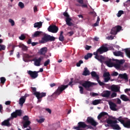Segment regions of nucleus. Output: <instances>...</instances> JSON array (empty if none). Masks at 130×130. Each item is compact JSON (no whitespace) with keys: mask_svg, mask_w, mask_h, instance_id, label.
<instances>
[{"mask_svg":"<svg viewBox=\"0 0 130 130\" xmlns=\"http://www.w3.org/2000/svg\"><path fill=\"white\" fill-rule=\"evenodd\" d=\"M44 57L41 56L38 59L36 58L32 59V61H34V65L36 66V67H40V66H41V60L44 59Z\"/></svg>","mask_w":130,"mask_h":130,"instance_id":"8","label":"nucleus"},{"mask_svg":"<svg viewBox=\"0 0 130 130\" xmlns=\"http://www.w3.org/2000/svg\"><path fill=\"white\" fill-rule=\"evenodd\" d=\"M86 121L88 123H90L93 126H96V125L98 124V123H97V122H96L95 120L91 117H87Z\"/></svg>","mask_w":130,"mask_h":130,"instance_id":"16","label":"nucleus"},{"mask_svg":"<svg viewBox=\"0 0 130 130\" xmlns=\"http://www.w3.org/2000/svg\"><path fill=\"white\" fill-rule=\"evenodd\" d=\"M112 76H114V77H117V76H118V73L116 72H114L112 74Z\"/></svg>","mask_w":130,"mask_h":130,"instance_id":"56","label":"nucleus"},{"mask_svg":"<svg viewBox=\"0 0 130 130\" xmlns=\"http://www.w3.org/2000/svg\"><path fill=\"white\" fill-rule=\"evenodd\" d=\"M90 74H91L92 78H95L96 80H99V79H100L99 75H98V74H97L96 72L92 71L91 72Z\"/></svg>","mask_w":130,"mask_h":130,"instance_id":"27","label":"nucleus"},{"mask_svg":"<svg viewBox=\"0 0 130 130\" xmlns=\"http://www.w3.org/2000/svg\"><path fill=\"white\" fill-rule=\"evenodd\" d=\"M116 120L119 121V122H120L121 124H123V125L124 124V120H123V118H122V116H120L118 118H116Z\"/></svg>","mask_w":130,"mask_h":130,"instance_id":"38","label":"nucleus"},{"mask_svg":"<svg viewBox=\"0 0 130 130\" xmlns=\"http://www.w3.org/2000/svg\"><path fill=\"white\" fill-rule=\"evenodd\" d=\"M130 91V88H126L124 90L125 93H127V92Z\"/></svg>","mask_w":130,"mask_h":130,"instance_id":"63","label":"nucleus"},{"mask_svg":"<svg viewBox=\"0 0 130 130\" xmlns=\"http://www.w3.org/2000/svg\"><path fill=\"white\" fill-rule=\"evenodd\" d=\"M98 83H95L94 82H91L90 81H85L84 83H83L82 84V86L87 90V91H91L90 89V87H92L93 85H98Z\"/></svg>","mask_w":130,"mask_h":130,"instance_id":"6","label":"nucleus"},{"mask_svg":"<svg viewBox=\"0 0 130 130\" xmlns=\"http://www.w3.org/2000/svg\"><path fill=\"white\" fill-rule=\"evenodd\" d=\"M23 119L24 121H29V116L25 115L23 117Z\"/></svg>","mask_w":130,"mask_h":130,"instance_id":"51","label":"nucleus"},{"mask_svg":"<svg viewBox=\"0 0 130 130\" xmlns=\"http://www.w3.org/2000/svg\"><path fill=\"white\" fill-rule=\"evenodd\" d=\"M19 39H20V40H25V39H26V37L24 34H22L20 37H19Z\"/></svg>","mask_w":130,"mask_h":130,"instance_id":"45","label":"nucleus"},{"mask_svg":"<svg viewBox=\"0 0 130 130\" xmlns=\"http://www.w3.org/2000/svg\"><path fill=\"white\" fill-rule=\"evenodd\" d=\"M111 94V91L109 90H105L101 93V96L105 98H108Z\"/></svg>","mask_w":130,"mask_h":130,"instance_id":"18","label":"nucleus"},{"mask_svg":"<svg viewBox=\"0 0 130 130\" xmlns=\"http://www.w3.org/2000/svg\"><path fill=\"white\" fill-rule=\"evenodd\" d=\"M23 58L25 59H24V61H26V60H27V59H29L30 58H33V56L29 55V54H24Z\"/></svg>","mask_w":130,"mask_h":130,"instance_id":"32","label":"nucleus"},{"mask_svg":"<svg viewBox=\"0 0 130 130\" xmlns=\"http://www.w3.org/2000/svg\"><path fill=\"white\" fill-rule=\"evenodd\" d=\"M79 88L80 89V92L81 94H84V88L82 86H79Z\"/></svg>","mask_w":130,"mask_h":130,"instance_id":"53","label":"nucleus"},{"mask_svg":"<svg viewBox=\"0 0 130 130\" xmlns=\"http://www.w3.org/2000/svg\"><path fill=\"white\" fill-rule=\"evenodd\" d=\"M63 15L64 17H66V24L69 26V27H71V26H74V23L71 22L72 18H70V15L68 13V12H63Z\"/></svg>","mask_w":130,"mask_h":130,"instance_id":"7","label":"nucleus"},{"mask_svg":"<svg viewBox=\"0 0 130 130\" xmlns=\"http://www.w3.org/2000/svg\"><path fill=\"white\" fill-rule=\"evenodd\" d=\"M111 90L113 92H120V87H117L116 85H113L111 86Z\"/></svg>","mask_w":130,"mask_h":130,"instance_id":"20","label":"nucleus"},{"mask_svg":"<svg viewBox=\"0 0 130 130\" xmlns=\"http://www.w3.org/2000/svg\"><path fill=\"white\" fill-rule=\"evenodd\" d=\"M68 35H69V36H73V35H74V32L73 31H69L68 33Z\"/></svg>","mask_w":130,"mask_h":130,"instance_id":"58","label":"nucleus"},{"mask_svg":"<svg viewBox=\"0 0 130 130\" xmlns=\"http://www.w3.org/2000/svg\"><path fill=\"white\" fill-rule=\"evenodd\" d=\"M9 22L11 23V26H15V21L13 19H9Z\"/></svg>","mask_w":130,"mask_h":130,"instance_id":"52","label":"nucleus"},{"mask_svg":"<svg viewBox=\"0 0 130 130\" xmlns=\"http://www.w3.org/2000/svg\"><path fill=\"white\" fill-rule=\"evenodd\" d=\"M78 126H74L73 128L74 129H80V128H85V127H87V124L85 123V122H79L78 123Z\"/></svg>","mask_w":130,"mask_h":130,"instance_id":"14","label":"nucleus"},{"mask_svg":"<svg viewBox=\"0 0 130 130\" xmlns=\"http://www.w3.org/2000/svg\"><path fill=\"white\" fill-rule=\"evenodd\" d=\"M116 120L119 121V122H120L121 124H123V125L124 124V120H123V118H122V116H120L118 118H116Z\"/></svg>","mask_w":130,"mask_h":130,"instance_id":"37","label":"nucleus"},{"mask_svg":"<svg viewBox=\"0 0 130 130\" xmlns=\"http://www.w3.org/2000/svg\"><path fill=\"white\" fill-rule=\"evenodd\" d=\"M109 104L110 106V108L111 110H113V111H116L117 110L116 109L117 105L115 104V103L112 102H110Z\"/></svg>","mask_w":130,"mask_h":130,"instance_id":"19","label":"nucleus"},{"mask_svg":"<svg viewBox=\"0 0 130 130\" xmlns=\"http://www.w3.org/2000/svg\"><path fill=\"white\" fill-rule=\"evenodd\" d=\"M106 122L107 123H108V124L111 125V127H112L113 129H121V128L120 127V126H119V125L116 124L118 122L116 120H113L110 119H108L106 120Z\"/></svg>","mask_w":130,"mask_h":130,"instance_id":"4","label":"nucleus"},{"mask_svg":"<svg viewBox=\"0 0 130 130\" xmlns=\"http://www.w3.org/2000/svg\"><path fill=\"white\" fill-rule=\"evenodd\" d=\"M101 102V100H95L92 102L93 105H98V104H100Z\"/></svg>","mask_w":130,"mask_h":130,"instance_id":"40","label":"nucleus"},{"mask_svg":"<svg viewBox=\"0 0 130 130\" xmlns=\"http://www.w3.org/2000/svg\"><path fill=\"white\" fill-rule=\"evenodd\" d=\"M6 50V46L5 45H0V51Z\"/></svg>","mask_w":130,"mask_h":130,"instance_id":"49","label":"nucleus"},{"mask_svg":"<svg viewBox=\"0 0 130 130\" xmlns=\"http://www.w3.org/2000/svg\"><path fill=\"white\" fill-rule=\"evenodd\" d=\"M120 99H122L123 101H129V99L124 94H121L120 95Z\"/></svg>","mask_w":130,"mask_h":130,"instance_id":"35","label":"nucleus"},{"mask_svg":"<svg viewBox=\"0 0 130 130\" xmlns=\"http://www.w3.org/2000/svg\"><path fill=\"white\" fill-rule=\"evenodd\" d=\"M35 96L38 99V102L40 103L41 102L42 98H43V97H45L46 96V92H36L35 93Z\"/></svg>","mask_w":130,"mask_h":130,"instance_id":"9","label":"nucleus"},{"mask_svg":"<svg viewBox=\"0 0 130 130\" xmlns=\"http://www.w3.org/2000/svg\"><path fill=\"white\" fill-rule=\"evenodd\" d=\"M90 14L93 15L94 17H96V16H97V14L95 13V12H90Z\"/></svg>","mask_w":130,"mask_h":130,"instance_id":"62","label":"nucleus"},{"mask_svg":"<svg viewBox=\"0 0 130 130\" xmlns=\"http://www.w3.org/2000/svg\"><path fill=\"white\" fill-rule=\"evenodd\" d=\"M77 2L80 4V5H81L82 8H88V5L84 4L83 0H77Z\"/></svg>","mask_w":130,"mask_h":130,"instance_id":"33","label":"nucleus"},{"mask_svg":"<svg viewBox=\"0 0 130 130\" xmlns=\"http://www.w3.org/2000/svg\"><path fill=\"white\" fill-rule=\"evenodd\" d=\"M119 77L120 79H122L123 80H125L126 81H128V77L127 76V74L126 73H124L123 74H119Z\"/></svg>","mask_w":130,"mask_h":130,"instance_id":"23","label":"nucleus"},{"mask_svg":"<svg viewBox=\"0 0 130 130\" xmlns=\"http://www.w3.org/2000/svg\"><path fill=\"white\" fill-rule=\"evenodd\" d=\"M124 50L126 53V55H127L128 58H130V50H129L128 49H125Z\"/></svg>","mask_w":130,"mask_h":130,"instance_id":"41","label":"nucleus"},{"mask_svg":"<svg viewBox=\"0 0 130 130\" xmlns=\"http://www.w3.org/2000/svg\"><path fill=\"white\" fill-rule=\"evenodd\" d=\"M42 34V31H36L35 32L34 34L32 35V38H35L36 37H39L40 35Z\"/></svg>","mask_w":130,"mask_h":130,"instance_id":"25","label":"nucleus"},{"mask_svg":"<svg viewBox=\"0 0 130 130\" xmlns=\"http://www.w3.org/2000/svg\"><path fill=\"white\" fill-rule=\"evenodd\" d=\"M44 120H45L44 118H41L38 121V122L40 123H42V122H44Z\"/></svg>","mask_w":130,"mask_h":130,"instance_id":"57","label":"nucleus"},{"mask_svg":"<svg viewBox=\"0 0 130 130\" xmlns=\"http://www.w3.org/2000/svg\"><path fill=\"white\" fill-rule=\"evenodd\" d=\"M10 120V119L9 118L4 120L3 122H2V125H3L4 126H11Z\"/></svg>","mask_w":130,"mask_h":130,"instance_id":"21","label":"nucleus"},{"mask_svg":"<svg viewBox=\"0 0 130 130\" xmlns=\"http://www.w3.org/2000/svg\"><path fill=\"white\" fill-rule=\"evenodd\" d=\"M59 40L63 42V41L64 40V37H63V36H59Z\"/></svg>","mask_w":130,"mask_h":130,"instance_id":"54","label":"nucleus"},{"mask_svg":"<svg viewBox=\"0 0 130 130\" xmlns=\"http://www.w3.org/2000/svg\"><path fill=\"white\" fill-rule=\"evenodd\" d=\"M50 63V60L49 59H48L47 60H46L44 62V67H47V66H48V64H49Z\"/></svg>","mask_w":130,"mask_h":130,"instance_id":"46","label":"nucleus"},{"mask_svg":"<svg viewBox=\"0 0 130 130\" xmlns=\"http://www.w3.org/2000/svg\"><path fill=\"white\" fill-rule=\"evenodd\" d=\"M111 59H109L108 60L105 61V63L108 67L109 68H112L114 63H112L111 62Z\"/></svg>","mask_w":130,"mask_h":130,"instance_id":"22","label":"nucleus"},{"mask_svg":"<svg viewBox=\"0 0 130 130\" xmlns=\"http://www.w3.org/2000/svg\"><path fill=\"white\" fill-rule=\"evenodd\" d=\"M46 111H47V112H48V113H49L50 114H51V110L50 109L46 108Z\"/></svg>","mask_w":130,"mask_h":130,"instance_id":"60","label":"nucleus"},{"mask_svg":"<svg viewBox=\"0 0 130 130\" xmlns=\"http://www.w3.org/2000/svg\"><path fill=\"white\" fill-rule=\"evenodd\" d=\"M115 56H121V57H123V53L120 51H115L113 52Z\"/></svg>","mask_w":130,"mask_h":130,"instance_id":"26","label":"nucleus"},{"mask_svg":"<svg viewBox=\"0 0 130 130\" xmlns=\"http://www.w3.org/2000/svg\"><path fill=\"white\" fill-rule=\"evenodd\" d=\"M72 84H73V81H70L68 85H61L60 86H58L57 90L53 93L52 96H55V97H57V96H59L61 93H62L63 91H64L69 86H72Z\"/></svg>","mask_w":130,"mask_h":130,"instance_id":"2","label":"nucleus"},{"mask_svg":"<svg viewBox=\"0 0 130 130\" xmlns=\"http://www.w3.org/2000/svg\"><path fill=\"white\" fill-rule=\"evenodd\" d=\"M117 96V93H116V92H113L111 95V98H114V97H116Z\"/></svg>","mask_w":130,"mask_h":130,"instance_id":"55","label":"nucleus"},{"mask_svg":"<svg viewBox=\"0 0 130 130\" xmlns=\"http://www.w3.org/2000/svg\"><path fill=\"white\" fill-rule=\"evenodd\" d=\"M105 115H108V113L105 112H101L98 116V119L100 120V119H101V118L103 117L104 116H105Z\"/></svg>","mask_w":130,"mask_h":130,"instance_id":"29","label":"nucleus"},{"mask_svg":"<svg viewBox=\"0 0 130 130\" xmlns=\"http://www.w3.org/2000/svg\"><path fill=\"white\" fill-rule=\"evenodd\" d=\"M83 76H90V71L86 67L84 68V71L82 73Z\"/></svg>","mask_w":130,"mask_h":130,"instance_id":"30","label":"nucleus"},{"mask_svg":"<svg viewBox=\"0 0 130 130\" xmlns=\"http://www.w3.org/2000/svg\"><path fill=\"white\" fill-rule=\"evenodd\" d=\"M109 49L108 48L104 45H102L99 49L96 50V52H94L93 54L95 55L94 58L98 59L101 62H103V60H105V57L103 55H100L99 54H103L105 52H107Z\"/></svg>","mask_w":130,"mask_h":130,"instance_id":"1","label":"nucleus"},{"mask_svg":"<svg viewBox=\"0 0 130 130\" xmlns=\"http://www.w3.org/2000/svg\"><path fill=\"white\" fill-rule=\"evenodd\" d=\"M93 56V54L91 53H87L86 55L84 56V58L86 60L89 59V58H90V57H92Z\"/></svg>","mask_w":130,"mask_h":130,"instance_id":"39","label":"nucleus"},{"mask_svg":"<svg viewBox=\"0 0 130 130\" xmlns=\"http://www.w3.org/2000/svg\"><path fill=\"white\" fill-rule=\"evenodd\" d=\"M0 80L1 84H4V83H6V78L5 77H1L0 78Z\"/></svg>","mask_w":130,"mask_h":130,"instance_id":"48","label":"nucleus"},{"mask_svg":"<svg viewBox=\"0 0 130 130\" xmlns=\"http://www.w3.org/2000/svg\"><path fill=\"white\" fill-rule=\"evenodd\" d=\"M27 44H31L32 43V40L31 39H29L27 41Z\"/></svg>","mask_w":130,"mask_h":130,"instance_id":"61","label":"nucleus"},{"mask_svg":"<svg viewBox=\"0 0 130 130\" xmlns=\"http://www.w3.org/2000/svg\"><path fill=\"white\" fill-rule=\"evenodd\" d=\"M6 105H10L11 104V101H7L5 103Z\"/></svg>","mask_w":130,"mask_h":130,"instance_id":"64","label":"nucleus"},{"mask_svg":"<svg viewBox=\"0 0 130 130\" xmlns=\"http://www.w3.org/2000/svg\"><path fill=\"white\" fill-rule=\"evenodd\" d=\"M96 81L99 84L100 86H105V83L101 82L99 79H98Z\"/></svg>","mask_w":130,"mask_h":130,"instance_id":"50","label":"nucleus"},{"mask_svg":"<svg viewBox=\"0 0 130 130\" xmlns=\"http://www.w3.org/2000/svg\"><path fill=\"white\" fill-rule=\"evenodd\" d=\"M48 31L51 33H57L58 27L56 25H50L48 28Z\"/></svg>","mask_w":130,"mask_h":130,"instance_id":"12","label":"nucleus"},{"mask_svg":"<svg viewBox=\"0 0 130 130\" xmlns=\"http://www.w3.org/2000/svg\"><path fill=\"white\" fill-rule=\"evenodd\" d=\"M18 6H19L20 9H24V8H25V6L24 5V3H22L21 2H20L18 3Z\"/></svg>","mask_w":130,"mask_h":130,"instance_id":"44","label":"nucleus"},{"mask_svg":"<svg viewBox=\"0 0 130 130\" xmlns=\"http://www.w3.org/2000/svg\"><path fill=\"white\" fill-rule=\"evenodd\" d=\"M18 116H22L21 110H16L11 114V117L12 118H17Z\"/></svg>","mask_w":130,"mask_h":130,"instance_id":"11","label":"nucleus"},{"mask_svg":"<svg viewBox=\"0 0 130 130\" xmlns=\"http://www.w3.org/2000/svg\"><path fill=\"white\" fill-rule=\"evenodd\" d=\"M103 77L104 82L107 83V82H109L110 81V73L109 72H105L103 74Z\"/></svg>","mask_w":130,"mask_h":130,"instance_id":"17","label":"nucleus"},{"mask_svg":"<svg viewBox=\"0 0 130 130\" xmlns=\"http://www.w3.org/2000/svg\"><path fill=\"white\" fill-rule=\"evenodd\" d=\"M31 123V121H25L24 123H23V126L24 128H26V127H28L29 125H30V124Z\"/></svg>","mask_w":130,"mask_h":130,"instance_id":"36","label":"nucleus"},{"mask_svg":"<svg viewBox=\"0 0 130 130\" xmlns=\"http://www.w3.org/2000/svg\"><path fill=\"white\" fill-rule=\"evenodd\" d=\"M47 50V47H43L39 51L38 53L40 55H43V57L45 58V57L46 56Z\"/></svg>","mask_w":130,"mask_h":130,"instance_id":"15","label":"nucleus"},{"mask_svg":"<svg viewBox=\"0 0 130 130\" xmlns=\"http://www.w3.org/2000/svg\"><path fill=\"white\" fill-rule=\"evenodd\" d=\"M38 73H39V72L32 71L31 70L27 71V74L32 79H36V78L38 77Z\"/></svg>","mask_w":130,"mask_h":130,"instance_id":"13","label":"nucleus"},{"mask_svg":"<svg viewBox=\"0 0 130 130\" xmlns=\"http://www.w3.org/2000/svg\"><path fill=\"white\" fill-rule=\"evenodd\" d=\"M55 40V38L54 37L51 36L49 35H44L43 38H42L41 43H45V42H48V41H54Z\"/></svg>","mask_w":130,"mask_h":130,"instance_id":"5","label":"nucleus"},{"mask_svg":"<svg viewBox=\"0 0 130 130\" xmlns=\"http://www.w3.org/2000/svg\"><path fill=\"white\" fill-rule=\"evenodd\" d=\"M31 89L32 92H34L33 95H34V96H35V93H40V92L36 91V87H31Z\"/></svg>","mask_w":130,"mask_h":130,"instance_id":"43","label":"nucleus"},{"mask_svg":"<svg viewBox=\"0 0 130 130\" xmlns=\"http://www.w3.org/2000/svg\"><path fill=\"white\" fill-rule=\"evenodd\" d=\"M92 48V47H91L90 46L86 45L85 49L86 50H90V48Z\"/></svg>","mask_w":130,"mask_h":130,"instance_id":"59","label":"nucleus"},{"mask_svg":"<svg viewBox=\"0 0 130 130\" xmlns=\"http://www.w3.org/2000/svg\"><path fill=\"white\" fill-rule=\"evenodd\" d=\"M113 61H116V63H114V65L113 67L115 68L116 70H121V71H124V68H122V64L124 63L125 61L124 59H112Z\"/></svg>","mask_w":130,"mask_h":130,"instance_id":"3","label":"nucleus"},{"mask_svg":"<svg viewBox=\"0 0 130 130\" xmlns=\"http://www.w3.org/2000/svg\"><path fill=\"white\" fill-rule=\"evenodd\" d=\"M124 12L122 10H120L118 11V13L117 14V16L119 17H121V15H123Z\"/></svg>","mask_w":130,"mask_h":130,"instance_id":"42","label":"nucleus"},{"mask_svg":"<svg viewBox=\"0 0 130 130\" xmlns=\"http://www.w3.org/2000/svg\"><path fill=\"white\" fill-rule=\"evenodd\" d=\"M25 101L26 99L24 97L21 96L19 99V104L20 105V106H23V105L25 103Z\"/></svg>","mask_w":130,"mask_h":130,"instance_id":"31","label":"nucleus"},{"mask_svg":"<svg viewBox=\"0 0 130 130\" xmlns=\"http://www.w3.org/2000/svg\"><path fill=\"white\" fill-rule=\"evenodd\" d=\"M82 63H84V61L82 60H80L78 62L76 63V66L77 67H81V64H82Z\"/></svg>","mask_w":130,"mask_h":130,"instance_id":"47","label":"nucleus"},{"mask_svg":"<svg viewBox=\"0 0 130 130\" xmlns=\"http://www.w3.org/2000/svg\"><path fill=\"white\" fill-rule=\"evenodd\" d=\"M34 28H38V29L41 28V27H42V22H41V21L36 22L34 24Z\"/></svg>","mask_w":130,"mask_h":130,"instance_id":"28","label":"nucleus"},{"mask_svg":"<svg viewBox=\"0 0 130 130\" xmlns=\"http://www.w3.org/2000/svg\"><path fill=\"white\" fill-rule=\"evenodd\" d=\"M9 47H12V49L10 51V55L11 56L14 54L16 45H14L13 44H10L9 45Z\"/></svg>","mask_w":130,"mask_h":130,"instance_id":"24","label":"nucleus"},{"mask_svg":"<svg viewBox=\"0 0 130 130\" xmlns=\"http://www.w3.org/2000/svg\"><path fill=\"white\" fill-rule=\"evenodd\" d=\"M18 47H19V48H22V50L23 51H27V50H28V48H27V46H25L24 44L18 45Z\"/></svg>","mask_w":130,"mask_h":130,"instance_id":"34","label":"nucleus"},{"mask_svg":"<svg viewBox=\"0 0 130 130\" xmlns=\"http://www.w3.org/2000/svg\"><path fill=\"white\" fill-rule=\"evenodd\" d=\"M121 26L120 25L116 26L114 27H113L111 30V34L112 35H116L117 32H119L121 30Z\"/></svg>","mask_w":130,"mask_h":130,"instance_id":"10","label":"nucleus"}]
</instances>
